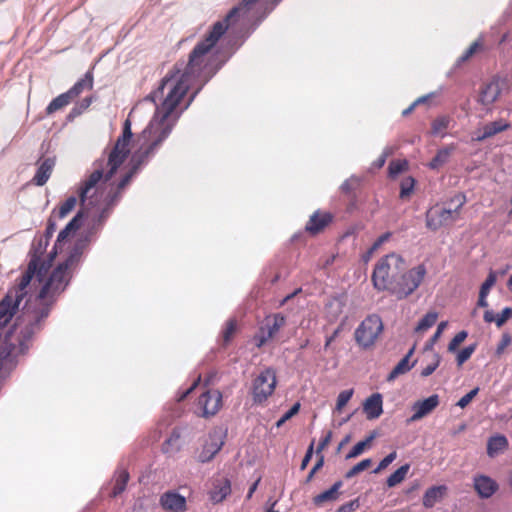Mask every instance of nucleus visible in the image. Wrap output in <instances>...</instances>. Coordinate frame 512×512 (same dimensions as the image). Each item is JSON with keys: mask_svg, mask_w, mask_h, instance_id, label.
Returning a JSON list of instances; mask_svg holds the SVG:
<instances>
[{"mask_svg": "<svg viewBox=\"0 0 512 512\" xmlns=\"http://www.w3.org/2000/svg\"><path fill=\"white\" fill-rule=\"evenodd\" d=\"M333 216L329 212L315 211L309 218L305 229L312 235L322 232L331 222Z\"/></svg>", "mask_w": 512, "mask_h": 512, "instance_id": "obj_17", "label": "nucleus"}, {"mask_svg": "<svg viewBox=\"0 0 512 512\" xmlns=\"http://www.w3.org/2000/svg\"><path fill=\"white\" fill-rule=\"evenodd\" d=\"M427 273L423 264L417 265L409 270L401 272L395 282L391 284L388 292L395 296L398 300H402L410 296L422 283Z\"/></svg>", "mask_w": 512, "mask_h": 512, "instance_id": "obj_5", "label": "nucleus"}, {"mask_svg": "<svg viewBox=\"0 0 512 512\" xmlns=\"http://www.w3.org/2000/svg\"><path fill=\"white\" fill-rule=\"evenodd\" d=\"M72 98L65 92L54 98L46 107V114L52 115L70 104Z\"/></svg>", "mask_w": 512, "mask_h": 512, "instance_id": "obj_27", "label": "nucleus"}, {"mask_svg": "<svg viewBox=\"0 0 512 512\" xmlns=\"http://www.w3.org/2000/svg\"><path fill=\"white\" fill-rule=\"evenodd\" d=\"M449 118L446 116L436 118L432 123V133L437 135L448 128Z\"/></svg>", "mask_w": 512, "mask_h": 512, "instance_id": "obj_43", "label": "nucleus"}, {"mask_svg": "<svg viewBox=\"0 0 512 512\" xmlns=\"http://www.w3.org/2000/svg\"><path fill=\"white\" fill-rule=\"evenodd\" d=\"M415 180L412 177H407L401 182L400 197L405 199L410 196L414 189Z\"/></svg>", "mask_w": 512, "mask_h": 512, "instance_id": "obj_44", "label": "nucleus"}, {"mask_svg": "<svg viewBox=\"0 0 512 512\" xmlns=\"http://www.w3.org/2000/svg\"><path fill=\"white\" fill-rule=\"evenodd\" d=\"M510 127V124L503 120H496L494 122L488 123L484 125L479 131L476 132L473 140L477 142H482L487 138H490L502 131L507 130Z\"/></svg>", "mask_w": 512, "mask_h": 512, "instance_id": "obj_20", "label": "nucleus"}, {"mask_svg": "<svg viewBox=\"0 0 512 512\" xmlns=\"http://www.w3.org/2000/svg\"><path fill=\"white\" fill-rule=\"evenodd\" d=\"M180 431L174 429L169 438L163 443L162 450L164 453H172L180 450Z\"/></svg>", "mask_w": 512, "mask_h": 512, "instance_id": "obj_30", "label": "nucleus"}, {"mask_svg": "<svg viewBox=\"0 0 512 512\" xmlns=\"http://www.w3.org/2000/svg\"><path fill=\"white\" fill-rule=\"evenodd\" d=\"M129 481V473L126 470H120L116 473L114 486L112 489L111 496L117 497L126 489L127 483Z\"/></svg>", "mask_w": 512, "mask_h": 512, "instance_id": "obj_29", "label": "nucleus"}, {"mask_svg": "<svg viewBox=\"0 0 512 512\" xmlns=\"http://www.w3.org/2000/svg\"><path fill=\"white\" fill-rule=\"evenodd\" d=\"M397 457V453L395 451L389 453L387 456H385L381 461L380 463L378 464V466L373 470V473L377 474L379 473L381 470L385 469L386 467H388Z\"/></svg>", "mask_w": 512, "mask_h": 512, "instance_id": "obj_49", "label": "nucleus"}, {"mask_svg": "<svg viewBox=\"0 0 512 512\" xmlns=\"http://www.w3.org/2000/svg\"><path fill=\"white\" fill-rule=\"evenodd\" d=\"M353 393H354L353 389H347V390L341 391L337 397V402H336L334 412H338V413L341 412L342 409L345 407V405L352 398Z\"/></svg>", "mask_w": 512, "mask_h": 512, "instance_id": "obj_36", "label": "nucleus"}, {"mask_svg": "<svg viewBox=\"0 0 512 512\" xmlns=\"http://www.w3.org/2000/svg\"><path fill=\"white\" fill-rule=\"evenodd\" d=\"M391 237V233L390 232H386L384 234H382L372 245V247L370 248L368 254L371 255L372 253H374L382 244H384L386 241H388V239Z\"/></svg>", "mask_w": 512, "mask_h": 512, "instance_id": "obj_55", "label": "nucleus"}, {"mask_svg": "<svg viewBox=\"0 0 512 512\" xmlns=\"http://www.w3.org/2000/svg\"><path fill=\"white\" fill-rule=\"evenodd\" d=\"M224 444L221 431H213L209 433L208 441L203 445V449L199 454V461L202 463L209 462L221 450Z\"/></svg>", "mask_w": 512, "mask_h": 512, "instance_id": "obj_14", "label": "nucleus"}, {"mask_svg": "<svg viewBox=\"0 0 512 512\" xmlns=\"http://www.w3.org/2000/svg\"><path fill=\"white\" fill-rule=\"evenodd\" d=\"M342 481L335 482L330 489L314 497V504L320 505L324 502L334 501L338 498V491L342 487Z\"/></svg>", "mask_w": 512, "mask_h": 512, "instance_id": "obj_26", "label": "nucleus"}, {"mask_svg": "<svg viewBox=\"0 0 512 512\" xmlns=\"http://www.w3.org/2000/svg\"><path fill=\"white\" fill-rule=\"evenodd\" d=\"M332 439V432L331 431H328L326 433V435L320 440L319 442V445H318V448H317V454H320V452L326 447L328 446V444L330 443Z\"/></svg>", "mask_w": 512, "mask_h": 512, "instance_id": "obj_58", "label": "nucleus"}, {"mask_svg": "<svg viewBox=\"0 0 512 512\" xmlns=\"http://www.w3.org/2000/svg\"><path fill=\"white\" fill-rule=\"evenodd\" d=\"M257 1L242 0L223 20L214 23L204 39L190 52L188 62H177L161 80L158 88L146 97L156 105V109L149 125L142 131V136L151 141L145 156L155 151L170 135L182 112L189 107L201 87L220 69L221 64L214 65L211 60L212 49L234 20Z\"/></svg>", "mask_w": 512, "mask_h": 512, "instance_id": "obj_1", "label": "nucleus"}, {"mask_svg": "<svg viewBox=\"0 0 512 512\" xmlns=\"http://www.w3.org/2000/svg\"><path fill=\"white\" fill-rule=\"evenodd\" d=\"M496 281H497L496 273L491 270L488 274V277L481 285L479 293L488 295L490 292V289L495 285Z\"/></svg>", "mask_w": 512, "mask_h": 512, "instance_id": "obj_45", "label": "nucleus"}, {"mask_svg": "<svg viewBox=\"0 0 512 512\" xmlns=\"http://www.w3.org/2000/svg\"><path fill=\"white\" fill-rule=\"evenodd\" d=\"M383 331V322L377 314L368 315L356 328V343L363 349L372 347Z\"/></svg>", "mask_w": 512, "mask_h": 512, "instance_id": "obj_6", "label": "nucleus"}, {"mask_svg": "<svg viewBox=\"0 0 512 512\" xmlns=\"http://www.w3.org/2000/svg\"><path fill=\"white\" fill-rule=\"evenodd\" d=\"M84 217V214L82 211H79L65 226L64 229H62L58 236H57V243H61L65 241L70 234L76 232L82 225V219Z\"/></svg>", "mask_w": 512, "mask_h": 512, "instance_id": "obj_24", "label": "nucleus"}, {"mask_svg": "<svg viewBox=\"0 0 512 512\" xmlns=\"http://www.w3.org/2000/svg\"><path fill=\"white\" fill-rule=\"evenodd\" d=\"M382 405L383 402L381 394L374 393L368 397L363 404V409L367 418L370 420L378 418L383 412Z\"/></svg>", "mask_w": 512, "mask_h": 512, "instance_id": "obj_21", "label": "nucleus"}, {"mask_svg": "<svg viewBox=\"0 0 512 512\" xmlns=\"http://www.w3.org/2000/svg\"><path fill=\"white\" fill-rule=\"evenodd\" d=\"M409 469H410L409 464H404L401 467H399L394 473H392L387 478V486L394 487V486L398 485L399 483H401L405 479Z\"/></svg>", "mask_w": 512, "mask_h": 512, "instance_id": "obj_32", "label": "nucleus"}, {"mask_svg": "<svg viewBox=\"0 0 512 512\" xmlns=\"http://www.w3.org/2000/svg\"><path fill=\"white\" fill-rule=\"evenodd\" d=\"M484 321L487 323L495 322L496 323V316L492 310H486L483 315Z\"/></svg>", "mask_w": 512, "mask_h": 512, "instance_id": "obj_61", "label": "nucleus"}, {"mask_svg": "<svg viewBox=\"0 0 512 512\" xmlns=\"http://www.w3.org/2000/svg\"><path fill=\"white\" fill-rule=\"evenodd\" d=\"M222 407V394L218 390H208L197 401L199 415L208 418L214 416Z\"/></svg>", "mask_w": 512, "mask_h": 512, "instance_id": "obj_9", "label": "nucleus"}, {"mask_svg": "<svg viewBox=\"0 0 512 512\" xmlns=\"http://www.w3.org/2000/svg\"><path fill=\"white\" fill-rule=\"evenodd\" d=\"M276 386V376L273 370L262 371L254 380L252 385V396L254 403L261 404L273 393Z\"/></svg>", "mask_w": 512, "mask_h": 512, "instance_id": "obj_7", "label": "nucleus"}, {"mask_svg": "<svg viewBox=\"0 0 512 512\" xmlns=\"http://www.w3.org/2000/svg\"><path fill=\"white\" fill-rule=\"evenodd\" d=\"M81 254V251L78 248H75L68 258L53 270L39 292L38 298L40 302H45V299L50 295L60 293L64 290L68 283L69 270L77 266L80 261Z\"/></svg>", "mask_w": 512, "mask_h": 512, "instance_id": "obj_4", "label": "nucleus"}, {"mask_svg": "<svg viewBox=\"0 0 512 512\" xmlns=\"http://www.w3.org/2000/svg\"><path fill=\"white\" fill-rule=\"evenodd\" d=\"M438 314L437 312H428L423 318L419 321L418 325L415 328L416 332H423L431 328L437 321Z\"/></svg>", "mask_w": 512, "mask_h": 512, "instance_id": "obj_34", "label": "nucleus"}, {"mask_svg": "<svg viewBox=\"0 0 512 512\" xmlns=\"http://www.w3.org/2000/svg\"><path fill=\"white\" fill-rule=\"evenodd\" d=\"M508 440L503 435H496L489 438L487 443V453L490 457L497 455L499 452L506 449Z\"/></svg>", "mask_w": 512, "mask_h": 512, "instance_id": "obj_25", "label": "nucleus"}, {"mask_svg": "<svg viewBox=\"0 0 512 512\" xmlns=\"http://www.w3.org/2000/svg\"><path fill=\"white\" fill-rule=\"evenodd\" d=\"M55 211H53L52 215L49 217L47 221V227L45 229V233L42 236L45 240L50 241L54 232L56 231V221H55Z\"/></svg>", "mask_w": 512, "mask_h": 512, "instance_id": "obj_48", "label": "nucleus"}, {"mask_svg": "<svg viewBox=\"0 0 512 512\" xmlns=\"http://www.w3.org/2000/svg\"><path fill=\"white\" fill-rule=\"evenodd\" d=\"M416 361L410 363L407 358H402L398 364L392 369V371L387 376V381L392 382L394 381L398 376L406 374L409 372L415 365Z\"/></svg>", "mask_w": 512, "mask_h": 512, "instance_id": "obj_28", "label": "nucleus"}, {"mask_svg": "<svg viewBox=\"0 0 512 512\" xmlns=\"http://www.w3.org/2000/svg\"><path fill=\"white\" fill-rule=\"evenodd\" d=\"M458 218L452 207L432 208L426 213V226L436 231L444 225L455 222Z\"/></svg>", "mask_w": 512, "mask_h": 512, "instance_id": "obj_8", "label": "nucleus"}, {"mask_svg": "<svg viewBox=\"0 0 512 512\" xmlns=\"http://www.w3.org/2000/svg\"><path fill=\"white\" fill-rule=\"evenodd\" d=\"M237 328L235 320L230 319L226 322L225 328L222 332L223 344L227 345L233 338Z\"/></svg>", "mask_w": 512, "mask_h": 512, "instance_id": "obj_38", "label": "nucleus"}, {"mask_svg": "<svg viewBox=\"0 0 512 512\" xmlns=\"http://www.w3.org/2000/svg\"><path fill=\"white\" fill-rule=\"evenodd\" d=\"M487 296L488 295H486V294L479 293V298H478V302H477L478 307H482V308L488 307Z\"/></svg>", "mask_w": 512, "mask_h": 512, "instance_id": "obj_62", "label": "nucleus"}, {"mask_svg": "<svg viewBox=\"0 0 512 512\" xmlns=\"http://www.w3.org/2000/svg\"><path fill=\"white\" fill-rule=\"evenodd\" d=\"M14 346L6 343L1 347L0 351V371L6 366V360L9 359L13 353Z\"/></svg>", "mask_w": 512, "mask_h": 512, "instance_id": "obj_46", "label": "nucleus"}, {"mask_svg": "<svg viewBox=\"0 0 512 512\" xmlns=\"http://www.w3.org/2000/svg\"><path fill=\"white\" fill-rule=\"evenodd\" d=\"M511 341H512V337L510 336V334L503 333L501 340H500L499 344L497 345L496 353L498 355L502 354L504 352L505 348L511 344Z\"/></svg>", "mask_w": 512, "mask_h": 512, "instance_id": "obj_54", "label": "nucleus"}, {"mask_svg": "<svg viewBox=\"0 0 512 512\" xmlns=\"http://www.w3.org/2000/svg\"><path fill=\"white\" fill-rule=\"evenodd\" d=\"M479 42H473L469 48L458 58L456 65H460L461 63L467 61L478 49Z\"/></svg>", "mask_w": 512, "mask_h": 512, "instance_id": "obj_52", "label": "nucleus"}, {"mask_svg": "<svg viewBox=\"0 0 512 512\" xmlns=\"http://www.w3.org/2000/svg\"><path fill=\"white\" fill-rule=\"evenodd\" d=\"M466 203V196L462 193L456 194L448 202V207H452L455 210V214L459 217V212L462 206Z\"/></svg>", "mask_w": 512, "mask_h": 512, "instance_id": "obj_42", "label": "nucleus"}, {"mask_svg": "<svg viewBox=\"0 0 512 512\" xmlns=\"http://www.w3.org/2000/svg\"><path fill=\"white\" fill-rule=\"evenodd\" d=\"M440 362H441V356L438 353H434L432 361L422 369L421 376L422 377L430 376L438 368Z\"/></svg>", "mask_w": 512, "mask_h": 512, "instance_id": "obj_40", "label": "nucleus"}, {"mask_svg": "<svg viewBox=\"0 0 512 512\" xmlns=\"http://www.w3.org/2000/svg\"><path fill=\"white\" fill-rule=\"evenodd\" d=\"M76 196H69L59 207L58 211H55V217L59 219L65 218L72 210L75 208L77 204Z\"/></svg>", "mask_w": 512, "mask_h": 512, "instance_id": "obj_33", "label": "nucleus"}, {"mask_svg": "<svg viewBox=\"0 0 512 512\" xmlns=\"http://www.w3.org/2000/svg\"><path fill=\"white\" fill-rule=\"evenodd\" d=\"M473 487L481 499L491 498L498 490L497 482L486 475H475L473 478Z\"/></svg>", "mask_w": 512, "mask_h": 512, "instance_id": "obj_16", "label": "nucleus"}, {"mask_svg": "<svg viewBox=\"0 0 512 512\" xmlns=\"http://www.w3.org/2000/svg\"><path fill=\"white\" fill-rule=\"evenodd\" d=\"M371 464H372V460L369 459V458L360 461L359 463L354 465L350 470H348L346 472L345 478L346 479L353 478L354 476H356L360 472H362V471L366 470L367 468H369L371 466Z\"/></svg>", "mask_w": 512, "mask_h": 512, "instance_id": "obj_35", "label": "nucleus"}, {"mask_svg": "<svg viewBox=\"0 0 512 512\" xmlns=\"http://www.w3.org/2000/svg\"><path fill=\"white\" fill-rule=\"evenodd\" d=\"M37 164H38V168H37V171L32 179V182L36 186H43L49 180V178L54 170L56 160L54 157H47L44 159H40L37 162Z\"/></svg>", "mask_w": 512, "mask_h": 512, "instance_id": "obj_18", "label": "nucleus"}, {"mask_svg": "<svg viewBox=\"0 0 512 512\" xmlns=\"http://www.w3.org/2000/svg\"><path fill=\"white\" fill-rule=\"evenodd\" d=\"M49 245V241L45 240L42 236L33 243L32 250L33 254L29 263L32 260H36L38 272L34 274L33 280L38 283H42L48 273L50 268V264L41 260V256L45 253L47 246Z\"/></svg>", "mask_w": 512, "mask_h": 512, "instance_id": "obj_11", "label": "nucleus"}, {"mask_svg": "<svg viewBox=\"0 0 512 512\" xmlns=\"http://www.w3.org/2000/svg\"><path fill=\"white\" fill-rule=\"evenodd\" d=\"M512 308L506 307L502 310L500 314L496 316V326L500 328L504 325V323L511 317Z\"/></svg>", "mask_w": 512, "mask_h": 512, "instance_id": "obj_53", "label": "nucleus"}, {"mask_svg": "<svg viewBox=\"0 0 512 512\" xmlns=\"http://www.w3.org/2000/svg\"><path fill=\"white\" fill-rule=\"evenodd\" d=\"M284 323L285 317L280 314L266 317L264 323L259 328V331L254 336L256 346H263L268 339L274 336Z\"/></svg>", "mask_w": 512, "mask_h": 512, "instance_id": "obj_10", "label": "nucleus"}, {"mask_svg": "<svg viewBox=\"0 0 512 512\" xmlns=\"http://www.w3.org/2000/svg\"><path fill=\"white\" fill-rule=\"evenodd\" d=\"M477 348V344H470L469 346H466L461 351L458 352L456 357V362L458 366H462L475 352Z\"/></svg>", "mask_w": 512, "mask_h": 512, "instance_id": "obj_37", "label": "nucleus"}, {"mask_svg": "<svg viewBox=\"0 0 512 512\" xmlns=\"http://www.w3.org/2000/svg\"><path fill=\"white\" fill-rule=\"evenodd\" d=\"M447 327V322L446 321H442L438 324V327L435 331V333L433 334V336L430 338V340L425 344V347H424V350L425 351H428V350H432L433 349V346L435 345V343L438 341V339L440 338V336L442 335L444 329Z\"/></svg>", "mask_w": 512, "mask_h": 512, "instance_id": "obj_39", "label": "nucleus"}, {"mask_svg": "<svg viewBox=\"0 0 512 512\" xmlns=\"http://www.w3.org/2000/svg\"><path fill=\"white\" fill-rule=\"evenodd\" d=\"M357 183H358V178H356V177H351V178H349V179L345 180V181L342 183V185H341V187H340V188H341L342 192H344V193H350V192L354 189V187H355V185H356Z\"/></svg>", "mask_w": 512, "mask_h": 512, "instance_id": "obj_56", "label": "nucleus"}, {"mask_svg": "<svg viewBox=\"0 0 512 512\" xmlns=\"http://www.w3.org/2000/svg\"><path fill=\"white\" fill-rule=\"evenodd\" d=\"M440 399L437 394H433L426 399L416 401L412 405L413 414L409 418V422L418 421L425 416L429 415L438 405Z\"/></svg>", "mask_w": 512, "mask_h": 512, "instance_id": "obj_15", "label": "nucleus"}, {"mask_svg": "<svg viewBox=\"0 0 512 512\" xmlns=\"http://www.w3.org/2000/svg\"><path fill=\"white\" fill-rule=\"evenodd\" d=\"M359 506L358 500H351L341 505L336 512H352Z\"/></svg>", "mask_w": 512, "mask_h": 512, "instance_id": "obj_57", "label": "nucleus"}, {"mask_svg": "<svg viewBox=\"0 0 512 512\" xmlns=\"http://www.w3.org/2000/svg\"><path fill=\"white\" fill-rule=\"evenodd\" d=\"M446 490L447 487L445 485L432 486L427 489L423 496L424 507L432 508L438 501L443 498Z\"/></svg>", "mask_w": 512, "mask_h": 512, "instance_id": "obj_22", "label": "nucleus"}, {"mask_svg": "<svg viewBox=\"0 0 512 512\" xmlns=\"http://www.w3.org/2000/svg\"><path fill=\"white\" fill-rule=\"evenodd\" d=\"M386 159L384 157L379 156V158L372 163V168L380 169L384 166Z\"/></svg>", "mask_w": 512, "mask_h": 512, "instance_id": "obj_64", "label": "nucleus"}, {"mask_svg": "<svg viewBox=\"0 0 512 512\" xmlns=\"http://www.w3.org/2000/svg\"><path fill=\"white\" fill-rule=\"evenodd\" d=\"M468 333L465 330L458 332L448 344V351L454 353L457 351L458 346L465 341Z\"/></svg>", "mask_w": 512, "mask_h": 512, "instance_id": "obj_41", "label": "nucleus"}, {"mask_svg": "<svg viewBox=\"0 0 512 512\" xmlns=\"http://www.w3.org/2000/svg\"><path fill=\"white\" fill-rule=\"evenodd\" d=\"M454 151L453 146H448L445 148H442L438 150L437 154L435 155V158L437 161H439L442 165L448 162L452 152Z\"/></svg>", "mask_w": 512, "mask_h": 512, "instance_id": "obj_50", "label": "nucleus"}, {"mask_svg": "<svg viewBox=\"0 0 512 512\" xmlns=\"http://www.w3.org/2000/svg\"><path fill=\"white\" fill-rule=\"evenodd\" d=\"M406 166H407L406 161H399V160L392 161L388 167L389 175L391 177L397 176L398 174H400L401 172H403L405 170Z\"/></svg>", "mask_w": 512, "mask_h": 512, "instance_id": "obj_47", "label": "nucleus"}, {"mask_svg": "<svg viewBox=\"0 0 512 512\" xmlns=\"http://www.w3.org/2000/svg\"><path fill=\"white\" fill-rule=\"evenodd\" d=\"M93 88V74L88 71L83 78L78 80L66 93L72 100L78 97L84 90H91Z\"/></svg>", "mask_w": 512, "mask_h": 512, "instance_id": "obj_23", "label": "nucleus"}, {"mask_svg": "<svg viewBox=\"0 0 512 512\" xmlns=\"http://www.w3.org/2000/svg\"><path fill=\"white\" fill-rule=\"evenodd\" d=\"M131 121L126 119L123 124L122 134L117 138L112 149L107 153V158H101L93 163V172L81 183L78 189L79 201L82 206H97L104 204L99 215V221L103 222L108 217L110 210L119 201L124 189L130 184L139 166L145 162L153 153L145 156V150L151 141L142 140L139 150L134 155L136 163L120 178L117 183L111 182L117 170L122 166L130 154V143L132 140Z\"/></svg>", "mask_w": 512, "mask_h": 512, "instance_id": "obj_2", "label": "nucleus"}, {"mask_svg": "<svg viewBox=\"0 0 512 512\" xmlns=\"http://www.w3.org/2000/svg\"><path fill=\"white\" fill-rule=\"evenodd\" d=\"M479 388L476 387L472 389L470 392L465 394L463 397L459 399V401L456 403V405L460 408H465L470 404V402L473 400V398L478 394Z\"/></svg>", "mask_w": 512, "mask_h": 512, "instance_id": "obj_51", "label": "nucleus"}, {"mask_svg": "<svg viewBox=\"0 0 512 512\" xmlns=\"http://www.w3.org/2000/svg\"><path fill=\"white\" fill-rule=\"evenodd\" d=\"M91 103H92L91 97L84 98L81 102L80 109L77 110L76 108H73L71 111V115H79L81 113V111L87 109L91 105Z\"/></svg>", "mask_w": 512, "mask_h": 512, "instance_id": "obj_59", "label": "nucleus"}, {"mask_svg": "<svg viewBox=\"0 0 512 512\" xmlns=\"http://www.w3.org/2000/svg\"><path fill=\"white\" fill-rule=\"evenodd\" d=\"M507 81L501 77H494L487 83L480 93V102L483 105H491L500 96L501 92L506 88Z\"/></svg>", "mask_w": 512, "mask_h": 512, "instance_id": "obj_13", "label": "nucleus"}, {"mask_svg": "<svg viewBox=\"0 0 512 512\" xmlns=\"http://www.w3.org/2000/svg\"><path fill=\"white\" fill-rule=\"evenodd\" d=\"M376 437V433H371L365 440L358 442L354 447L350 450V452L346 455V459L356 458L361 455L366 448L370 447L371 442Z\"/></svg>", "mask_w": 512, "mask_h": 512, "instance_id": "obj_31", "label": "nucleus"}, {"mask_svg": "<svg viewBox=\"0 0 512 512\" xmlns=\"http://www.w3.org/2000/svg\"><path fill=\"white\" fill-rule=\"evenodd\" d=\"M201 380V377L199 376L194 382L193 384L190 386V388H188L184 393H182L179 398H178V401H183L199 384Z\"/></svg>", "mask_w": 512, "mask_h": 512, "instance_id": "obj_60", "label": "nucleus"}, {"mask_svg": "<svg viewBox=\"0 0 512 512\" xmlns=\"http://www.w3.org/2000/svg\"><path fill=\"white\" fill-rule=\"evenodd\" d=\"M160 504L164 510L172 512H185L186 499L176 492H166L160 497Z\"/></svg>", "mask_w": 512, "mask_h": 512, "instance_id": "obj_19", "label": "nucleus"}, {"mask_svg": "<svg viewBox=\"0 0 512 512\" xmlns=\"http://www.w3.org/2000/svg\"><path fill=\"white\" fill-rule=\"evenodd\" d=\"M341 328H337L333 334L331 336H329L327 339H326V342H325V348H328L330 346V344L332 343V341H334V339L338 336L339 332H340Z\"/></svg>", "mask_w": 512, "mask_h": 512, "instance_id": "obj_63", "label": "nucleus"}, {"mask_svg": "<svg viewBox=\"0 0 512 512\" xmlns=\"http://www.w3.org/2000/svg\"><path fill=\"white\" fill-rule=\"evenodd\" d=\"M406 270V262L397 253L381 257L375 264L371 280L373 287L379 291H388L397 277Z\"/></svg>", "mask_w": 512, "mask_h": 512, "instance_id": "obj_3", "label": "nucleus"}, {"mask_svg": "<svg viewBox=\"0 0 512 512\" xmlns=\"http://www.w3.org/2000/svg\"><path fill=\"white\" fill-rule=\"evenodd\" d=\"M232 492L231 481L224 476H216L211 480L208 498L213 504L222 503Z\"/></svg>", "mask_w": 512, "mask_h": 512, "instance_id": "obj_12", "label": "nucleus"}]
</instances>
